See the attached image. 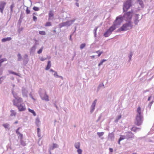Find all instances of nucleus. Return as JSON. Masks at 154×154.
I'll return each instance as SVG.
<instances>
[{
	"label": "nucleus",
	"mask_w": 154,
	"mask_h": 154,
	"mask_svg": "<svg viewBox=\"0 0 154 154\" xmlns=\"http://www.w3.org/2000/svg\"><path fill=\"white\" fill-rule=\"evenodd\" d=\"M135 124L137 125H141L143 120V111L141 110L140 107H138L137 109L136 116Z\"/></svg>",
	"instance_id": "obj_1"
},
{
	"label": "nucleus",
	"mask_w": 154,
	"mask_h": 154,
	"mask_svg": "<svg viewBox=\"0 0 154 154\" xmlns=\"http://www.w3.org/2000/svg\"><path fill=\"white\" fill-rule=\"evenodd\" d=\"M133 27L132 22L131 21H129L123 24L120 28H119L118 30L119 31H125L132 28Z\"/></svg>",
	"instance_id": "obj_2"
},
{
	"label": "nucleus",
	"mask_w": 154,
	"mask_h": 154,
	"mask_svg": "<svg viewBox=\"0 0 154 154\" xmlns=\"http://www.w3.org/2000/svg\"><path fill=\"white\" fill-rule=\"evenodd\" d=\"M123 16L122 15H120L117 17L115 21L113 23L112 26L116 28V29L117 28L118 26L121 24L123 20Z\"/></svg>",
	"instance_id": "obj_3"
},
{
	"label": "nucleus",
	"mask_w": 154,
	"mask_h": 154,
	"mask_svg": "<svg viewBox=\"0 0 154 154\" xmlns=\"http://www.w3.org/2000/svg\"><path fill=\"white\" fill-rule=\"evenodd\" d=\"M38 93L42 100L46 101H49L48 96L44 89H40L38 91Z\"/></svg>",
	"instance_id": "obj_4"
},
{
	"label": "nucleus",
	"mask_w": 154,
	"mask_h": 154,
	"mask_svg": "<svg viewBox=\"0 0 154 154\" xmlns=\"http://www.w3.org/2000/svg\"><path fill=\"white\" fill-rule=\"evenodd\" d=\"M12 94L15 98V99L13 101V104L14 105L17 106L23 102L22 99V98L17 96L13 91H12Z\"/></svg>",
	"instance_id": "obj_5"
},
{
	"label": "nucleus",
	"mask_w": 154,
	"mask_h": 154,
	"mask_svg": "<svg viewBox=\"0 0 154 154\" xmlns=\"http://www.w3.org/2000/svg\"><path fill=\"white\" fill-rule=\"evenodd\" d=\"M75 20V19H74L59 24V26L60 28L65 26L67 27L70 26L73 23Z\"/></svg>",
	"instance_id": "obj_6"
},
{
	"label": "nucleus",
	"mask_w": 154,
	"mask_h": 154,
	"mask_svg": "<svg viewBox=\"0 0 154 154\" xmlns=\"http://www.w3.org/2000/svg\"><path fill=\"white\" fill-rule=\"evenodd\" d=\"M132 0H127L124 4L123 10L124 11H127L131 6Z\"/></svg>",
	"instance_id": "obj_7"
},
{
	"label": "nucleus",
	"mask_w": 154,
	"mask_h": 154,
	"mask_svg": "<svg viewBox=\"0 0 154 154\" xmlns=\"http://www.w3.org/2000/svg\"><path fill=\"white\" fill-rule=\"evenodd\" d=\"M132 16V13L131 12H127L123 15H122L123 20L127 22H128L129 20L131 21Z\"/></svg>",
	"instance_id": "obj_8"
},
{
	"label": "nucleus",
	"mask_w": 154,
	"mask_h": 154,
	"mask_svg": "<svg viewBox=\"0 0 154 154\" xmlns=\"http://www.w3.org/2000/svg\"><path fill=\"white\" fill-rule=\"evenodd\" d=\"M116 29V28L113 27L112 26H111L104 33L103 35L106 37H108L111 34L112 32L114 30Z\"/></svg>",
	"instance_id": "obj_9"
},
{
	"label": "nucleus",
	"mask_w": 154,
	"mask_h": 154,
	"mask_svg": "<svg viewBox=\"0 0 154 154\" xmlns=\"http://www.w3.org/2000/svg\"><path fill=\"white\" fill-rule=\"evenodd\" d=\"M139 15L138 14H135L134 15V23L135 25H137V24L140 20L142 19V17L140 18L139 17Z\"/></svg>",
	"instance_id": "obj_10"
},
{
	"label": "nucleus",
	"mask_w": 154,
	"mask_h": 154,
	"mask_svg": "<svg viewBox=\"0 0 154 154\" xmlns=\"http://www.w3.org/2000/svg\"><path fill=\"white\" fill-rule=\"evenodd\" d=\"M97 100L95 99L93 102L91 107L90 112L92 113L95 109V107L97 103Z\"/></svg>",
	"instance_id": "obj_11"
},
{
	"label": "nucleus",
	"mask_w": 154,
	"mask_h": 154,
	"mask_svg": "<svg viewBox=\"0 0 154 154\" xmlns=\"http://www.w3.org/2000/svg\"><path fill=\"white\" fill-rule=\"evenodd\" d=\"M19 111H23L26 109L25 104L24 103H21L17 106Z\"/></svg>",
	"instance_id": "obj_12"
},
{
	"label": "nucleus",
	"mask_w": 154,
	"mask_h": 154,
	"mask_svg": "<svg viewBox=\"0 0 154 154\" xmlns=\"http://www.w3.org/2000/svg\"><path fill=\"white\" fill-rule=\"evenodd\" d=\"M125 136L126 137V139H127L133 138L134 137V134L132 132H129L127 133L126 134Z\"/></svg>",
	"instance_id": "obj_13"
},
{
	"label": "nucleus",
	"mask_w": 154,
	"mask_h": 154,
	"mask_svg": "<svg viewBox=\"0 0 154 154\" xmlns=\"http://www.w3.org/2000/svg\"><path fill=\"white\" fill-rule=\"evenodd\" d=\"M22 91L23 97H27L28 93L27 90L26 88L23 87L22 88Z\"/></svg>",
	"instance_id": "obj_14"
},
{
	"label": "nucleus",
	"mask_w": 154,
	"mask_h": 154,
	"mask_svg": "<svg viewBox=\"0 0 154 154\" xmlns=\"http://www.w3.org/2000/svg\"><path fill=\"white\" fill-rule=\"evenodd\" d=\"M6 4V3L3 1L0 2V10L2 12Z\"/></svg>",
	"instance_id": "obj_15"
},
{
	"label": "nucleus",
	"mask_w": 154,
	"mask_h": 154,
	"mask_svg": "<svg viewBox=\"0 0 154 154\" xmlns=\"http://www.w3.org/2000/svg\"><path fill=\"white\" fill-rule=\"evenodd\" d=\"M59 146L58 144L55 143H53L52 145L50 146L49 150H53L55 148H58Z\"/></svg>",
	"instance_id": "obj_16"
},
{
	"label": "nucleus",
	"mask_w": 154,
	"mask_h": 154,
	"mask_svg": "<svg viewBox=\"0 0 154 154\" xmlns=\"http://www.w3.org/2000/svg\"><path fill=\"white\" fill-rule=\"evenodd\" d=\"M108 139L109 140L113 141L114 139V134L113 133H109L108 136Z\"/></svg>",
	"instance_id": "obj_17"
},
{
	"label": "nucleus",
	"mask_w": 154,
	"mask_h": 154,
	"mask_svg": "<svg viewBox=\"0 0 154 154\" xmlns=\"http://www.w3.org/2000/svg\"><path fill=\"white\" fill-rule=\"evenodd\" d=\"M54 16V14L52 11H50L49 13V18L48 20H51L53 19V17Z\"/></svg>",
	"instance_id": "obj_18"
},
{
	"label": "nucleus",
	"mask_w": 154,
	"mask_h": 154,
	"mask_svg": "<svg viewBox=\"0 0 154 154\" xmlns=\"http://www.w3.org/2000/svg\"><path fill=\"white\" fill-rule=\"evenodd\" d=\"M35 124L38 127H39L40 124V122L38 118H37L35 119Z\"/></svg>",
	"instance_id": "obj_19"
},
{
	"label": "nucleus",
	"mask_w": 154,
	"mask_h": 154,
	"mask_svg": "<svg viewBox=\"0 0 154 154\" xmlns=\"http://www.w3.org/2000/svg\"><path fill=\"white\" fill-rule=\"evenodd\" d=\"M104 88V85L103 83L100 84L97 88V91H98L100 88Z\"/></svg>",
	"instance_id": "obj_20"
},
{
	"label": "nucleus",
	"mask_w": 154,
	"mask_h": 154,
	"mask_svg": "<svg viewBox=\"0 0 154 154\" xmlns=\"http://www.w3.org/2000/svg\"><path fill=\"white\" fill-rule=\"evenodd\" d=\"M80 143L79 142H76L75 143L74 146L75 148L78 149H80Z\"/></svg>",
	"instance_id": "obj_21"
},
{
	"label": "nucleus",
	"mask_w": 154,
	"mask_h": 154,
	"mask_svg": "<svg viewBox=\"0 0 154 154\" xmlns=\"http://www.w3.org/2000/svg\"><path fill=\"white\" fill-rule=\"evenodd\" d=\"M36 49V46L35 45H33L30 49V52L33 53L35 51Z\"/></svg>",
	"instance_id": "obj_22"
},
{
	"label": "nucleus",
	"mask_w": 154,
	"mask_h": 154,
	"mask_svg": "<svg viewBox=\"0 0 154 154\" xmlns=\"http://www.w3.org/2000/svg\"><path fill=\"white\" fill-rule=\"evenodd\" d=\"M11 39V38L10 37H7L6 38H3L2 39V42H5L7 41H10Z\"/></svg>",
	"instance_id": "obj_23"
},
{
	"label": "nucleus",
	"mask_w": 154,
	"mask_h": 154,
	"mask_svg": "<svg viewBox=\"0 0 154 154\" xmlns=\"http://www.w3.org/2000/svg\"><path fill=\"white\" fill-rule=\"evenodd\" d=\"M51 61H48L47 66L45 68V70H48V69H49L51 67Z\"/></svg>",
	"instance_id": "obj_24"
},
{
	"label": "nucleus",
	"mask_w": 154,
	"mask_h": 154,
	"mask_svg": "<svg viewBox=\"0 0 154 154\" xmlns=\"http://www.w3.org/2000/svg\"><path fill=\"white\" fill-rule=\"evenodd\" d=\"M137 2L140 5L141 7L143 8L144 6L143 2L142 0H137Z\"/></svg>",
	"instance_id": "obj_25"
},
{
	"label": "nucleus",
	"mask_w": 154,
	"mask_h": 154,
	"mask_svg": "<svg viewBox=\"0 0 154 154\" xmlns=\"http://www.w3.org/2000/svg\"><path fill=\"white\" fill-rule=\"evenodd\" d=\"M140 129V128H137L135 127H134L132 128V131L134 132H137L139 131Z\"/></svg>",
	"instance_id": "obj_26"
},
{
	"label": "nucleus",
	"mask_w": 154,
	"mask_h": 154,
	"mask_svg": "<svg viewBox=\"0 0 154 154\" xmlns=\"http://www.w3.org/2000/svg\"><path fill=\"white\" fill-rule=\"evenodd\" d=\"M8 72L10 74H12L13 75L18 76H20V74H19L16 73L10 70H8Z\"/></svg>",
	"instance_id": "obj_27"
},
{
	"label": "nucleus",
	"mask_w": 154,
	"mask_h": 154,
	"mask_svg": "<svg viewBox=\"0 0 154 154\" xmlns=\"http://www.w3.org/2000/svg\"><path fill=\"white\" fill-rule=\"evenodd\" d=\"M28 110L29 112L32 113L33 114V116H36V114L34 110L29 108Z\"/></svg>",
	"instance_id": "obj_28"
},
{
	"label": "nucleus",
	"mask_w": 154,
	"mask_h": 154,
	"mask_svg": "<svg viewBox=\"0 0 154 154\" xmlns=\"http://www.w3.org/2000/svg\"><path fill=\"white\" fill-rule=\"evenodd\" d=\"M11 116H15L16 115V112L14 110H11Z\"/></svg>",
	"instance_id": "obj_29"
},
{
	"label": "nucleus",
	"mask_w": 154,
	"mask_h": 154,
	"mask_svg": "<svg viewBox=\"0 0 154 154\" xmlns=\"http://www.w3.org/2000/svg\"><path fill=\"white\" fill-rule=\"evenodd\" d=\"M20 144L22 146H24L26 145V143H25V142L22 139H20Z\"/></svg>",
	"instance_id": "obj_30"
},
{
	"label": "nucleus",
	"mask_w": 154,
	"mask_h": 154,
	"mask_svg": "<svg viewBox=\"0 0 154 154\" xmlns=\"http://www.w3.org/2000/svg\"><path fill=\"white\" fill-rule=\"evenodd\" d=\"M2 126L4 127V128L6 129H8L10 125L8 123H5L3 124L2 125Z\"/></svg>",
	"instance_id": "obj_31"
},
{
	"label": "nucleus",
	"mask_w": 154,
	"mask_h": 154,
	"mask_svg": "<svg viewBox=\"0 0 154 154\" xmlns=\"http://www.w3.org/2000/svg\"><path fill=\"white\" fill-rule=\"evenodd\" d=\"M133 53L132 51H131L129 54L128 56V58H129V61H130L133 55Z\"/></svg>",
	"instance_id": "obj_32"
},
{
	"label": "nucleus",
	"mask_w": 154,
	"mask_h": 154,
	"mask_svg": "<svg viewBox=\"0 0 154 154\" xmlns=\"http://www.w3.org/2000/svg\"><path fill=\"white\" fill-rule=\"evenodd\" d=\"M18 61H20L22 60V57L20 54L19 53L17 55Z\"/></svg>",
	"instance_id": "obj_33"
},
{
	"label": "nucleus",
	"mask_w": 154,
	"mask_h": 154,
	"mask_svg": "<svg viewBox=\"0 0 154 154\" xmlns=\"http://www.w3.org/2000/svg\"><path fill=\"white\" fill-rule=\"evenodd\" d=\"M53 75H54V77H55L56 78H60V77H62L60 76H59L57 74V72H56V71L55 72H54V73L53 74Z\"/></svg>",
	"instance_id": "obj_34"
},
{
	"label": "nucleus",
	"mask_w": 154,
	"mask_h": 154,
	"mask_svg": "<svg viewBox=\"0 0 154 154\" xmlns=\"http://www.w3.org/2000/svg\"><path fill=\"white\" fill-rule=\"evenodd\" d=\"M126 139L125 135H120V137L119 139V141H121L124 139Z\"/></svg>",
	"instance_id": "obj_35"
},
{
	"label": "nucleus",
	"mask_w": 154,
	"mask_h": 154,
	"mask_svg": "<svg viewBox=\"0 0 154 154\" xmlns=\"http://www.w3.org/2000/svg\"><path fill=\"white\" fill-rule=\"evenodd\" d=\"M96 53L98 54V57H99L101 54L103 53V51H100V50H98L96 51Z\"/></svg>",
	"instance_id": "obj_36"
},
{
	"label": "nucleus",
	"mask_w": 154,
	"mask_h": 154,
	"mask_svg": "<svg viewBox=\"0 0 154 154\" xmlns=\"http://www.w3.org/2000/svg\"><path fill=\"white\" fill-rule=\"evenodd\" d=\"M106 59H103L101 61L100 63L98 64V66H100L101 65L103 64V63L105 62V61H106Z\"/></svg>",
	"instance_id": "obj_37"
},
{
	"label": "nucleus",
	"mask_w": 154,
	"mask_h": 154,
	"mask_svg": "<svg viewBox=\"0 0 154 154\" xmlns=\"http://www.w3.org/2000/svg\"><path fill=\"white\" fill-rule=\"evenodd\" d=\"M37 134L38 136L39 137H41V134L40 133V129L39 128H37Z\"/></svg>",
	"instance_id": "obj_38"
},
{
	"label": "nucleus",
	"mask_w": 154,
	"mask_h": 154,
	"mask_svg": "<svg viewBox=\"0 0 154 154\" xmlns=\"http://www.w3.org/2000/svg\"><path fill=\"white\" fill-rule=\"evenodd\" d=\"M7 61V59L6 58H3L0 60V67L1 66V64L3 62Z\"/></svg>",
	"instance_id": "obj_39"
},
{
	"label": "nucleus",
	"mask_w": 154,
	"mask_h": 154,
	"mask_svg": "<svg viewBox=\"0 0 154 154\" xmlns=\"http://www.w3.org/2000/svg\"><path fill=\"white\" fill-rule=\"evenodd\" d=\"M104 134L103 132H97V134L99 137H100L101 136H102Z\"/></svg>",
	"instance_id": "obj_40"
},
{
	"label": "nucleus",
	"mask_w": 154,
	"mask_h": 154,
	"mask_svg": "<svg viewBox=\"0 0 154 154\" xmlns=\"http://www.w3.org/2000/svg\"><path fill=\"white\" fill-rule=\"evenodd\" d=\"M28 56L27 54H25L24 56V58H25V60H26V64L28 61V59L27 58Z\"/></svg>",
	"instance_id": "obj_41"
},
{
	"label": "nucleus",
	"mask_w": 154,
	"mask_h": 154,
	"mask_svg": "<svg viewBox=\"0 0 154 154\" xmlns=\"http://www.w3.org/2000/svg\"><path fill=\"white\" fill-rule=\"evenodd\" d=\"M43 48L44 47L43 46L38 51L37 53L38 54H40L42 53Z\"/></svg>",
	"instance_id": "obj_42"
},
{
	"label": "nucleus",
	"mask_w": 154,
	"mask_h": 154,
	"mask_svg": "<svg viewBox=\"0 0 154 154\" xmlns=\"http://www.w3.org/2000/svg\"><path fill=\"white\" fill-rule=\"evenodd\" d=\"M77 152L78 154H82V150L80 149H78L77 150Z\"/></svg>",
	"instance_id": "obj_43"
},
{
	"label": "nucleus",
	"mask_w": 154,
	"mask_h": 154,
	"mask_svg": "<svg viewBox=\"0 0 154 154\" xmlns=\"http://www.w3.org/2000/svg\"><path fill=\"white\" fill-rule=\"evenodd\" d=\"M121 118V115H119L118 116V117L116 118V120H115V122H117Z\"/></svg>",
	"instance_id": "obj_44"
},
{
	"label": "nucleus",
	"mask_w": 154,
	"mask_h": 154,
	"mask_svg": "<svg viewBox=\"0 0 154 154\" xmlns=\"http://www.w3.org/2000/svg\"><path fill=\"white\" fill-rule=\"evenodd\" d=\"M97 28H98L97 27H95V28L94 29V36L95 37H96V35H97L96 32H97Z\"/></svg>",
	"instance_id": "obj_45"
},
{
	"label": "nucleus",
	"mask_w": 154,
	"mask_h": 154,
	"mask_svg": "<svg viewBox=\"0 0 154 154\" xmlns=\"http://www.w3.org/2000/svg\"><path fill=\"white\" fill-rule=\"evenodd\" d=\"M14 6V3H12L10 6L11 12L12 13L13 12V9Z\"/></svg>",
	"instance_id": "obj_46"
},
{
	"label": "nucleus",
	"mask_w": 154,
	"mask_h": 154,
	"mask_svg": "<svg viewBox=\"0 0 154 154\" xmlns=\"http://www.w3.org/2000/svg\"><path fill=\"white\" fill-rule=\"evenodd\" d=\"M85 43H83L80 46V48L81 49H83L85 46Z\"/></svg>",
	"instance_id": "obj_47"
},
{
	"label": "nucleus",
	"mask_w": 154,
	"mask_h": 154,
	"mask_svg": "<svg viewBox=\"0 0 154 154\" xmlns=\"http://www.w3.org/2000/svg\"><path fill=\"white\" fill-rule=\"evenodd\" d=\"M18 135H19L18 136V138H19L20 140L22 139L23 138V135L22 134L20 133L19 134H18Z\"/></svg>",
	"instance_id": "obj_48"
},
{
	"label": "nucleus",
	"mask_w": 154,
	"mask_h": 154,
	"mask_svg": "<svg viewBox=\"0 0 154 154\" xmlns=\"http://www.w3.org/2000/svg\"><path fill=\"white\" fill-rule=\"evenodd\" d=\"M39 33L40 35H45L46 34L45 32L43 31H40L39 32Z\"/></svg>",
	"instance_id": "obj_49"
},
{
	"label": "nucleus",
	"mask_w": 154,
	"mask_h": 154,
	"mask_svg": "<svg viewBox=\"0 0 154 154\" xmlns=\"http://www.w3.org/2000/svg\"><path fill=\"white\" fill-rule=\"evenodd\" d=\"M33 9L35 11H38L39 10V8L38 7L34 6L33 8Z\"/></svg>",
	"instance_id": "obj_50"
},
{
	"label": "nucleus",
	"mask_w": 154,
	"mask_h": 154,
	"mask_svg": "<svg viewBox=\"0 0 154 154\" xmlns=\"http://www.w3.org/2000/svg\"><path fill=\"white\" fill-rule=\"evenodd\" d=\"M30 10L28 9V7H27L26 9V12L27 14H29L30 13Z\"/></svg>",
	"instance_id": "obj_51"
},
{
	"label": "nucleus",
	"mask_w": 154,
	"mask_h": 154,
	"mask_svg": "<svg viewBox=\"0 0 154 154\" xmlns=\"http://www.w3.org/2000/svg\"><path fill=\"white\" fill-rule=\"evenodd\" d=\"M51 24L50 22H47L45 25V26H51Z\"/></svg>",
	"instance_id": "obj_52"
},
{
	"label": "nucleus",
	"mask_w": 154,
	"mask_h": 154,
	"mask_svg": "<svg viewBox=\"0 0 154 154\" xmlns=\"http://www.w3.org/2000/svg\"><path fill=\"white\" fill-rule=\"evenodd\" d=\"M23 27H21L19 28L18 30V32L20 33L23 30Z\"/></svg>",
	"instance_id": "obj_53"
},
{
	"label": "nucleus",
	"mask_w": 154,
	"mask_h": 154,
	"mask_svg": "<svg viewBox=\"0 0 154 154\" xmlns=\"http://www.w3.org/2000/svg\"><path fill=\"white\" fill-rule=\"evenodd\" d=\"M153 103V101H152L151 102H150L148 105V106L149 107V108H150L152 104Z\"/></svg>",
	"instance_id": "obj_54"
},
{
	"label": "nucleus",
	"mask_w": 154,
	"mask_h": 154,
	"mask_svg": "<svg viewBox=\"0 0 154 154\" xmlns=\"http://www.w3.org/2000/svg\"><path fill=\"white\" fill-rule=\"evenodd\" d=\"M20 128H18L16 130V133L17 134H19L20 133L19 131V129Z\"/></svg>",
	"instance_id": "obj_55"
},
{
	"label": "nucleus",
	"mask_w": 154,
	"mask_h": 154,
	"mask_svg": "<svg viewBox=\"0 0 154 154\" xmlns=\"http://www.w3.org/2000/svg\"><path fill=\"white\" fill-rule=\"evenodd\" d=\"M33 20L34 21H36L37 20V18L35 16H33Z\"/></svg>",
	"instance_id": "obj_56"
},
{
	"label": "nucleus",
	"mask_w": 154,
	"mask_h": 154,
	"mask_svg": "<svg viewBox=\"0 0 154 154\" xmlns=\"http://www.w3.org/2000/svg\"><path fill=\"white\" fill-rule=\"evenodd\" d=\"M3 77H1L0 78V83H1L2 82V81H3Z\"/></svg>",
	"instance_id": "obj_57"
},
{
	"label": "nucleus",
	"mask_w": 154,
	"mask_h": 154,
	"mask_svg": "<svg viewBox=\"0 0 154 154\" xmlns=\"http://www.w3.org/2000/svg\"><path fill=\"white\" fill-rule=\"evenodd\" d=\"M109 150L110 151V152H113V149L112 148H109Z\"/></svg>",
	"instance_id": "obj_58"
},
{
	"label": "nucleus",
	"mask_w": 154,
	"mask_h": 154,
	"mask_svg": "<svg viewBox=\"0 0 154 154\" xmlns=\"http://www.w3.org/2000/svg\"><path fill=\"white\" fill-rule=\"evenodd\" d=\"M46 59V58H43L42 57L41 59V60L42 61H43Z\"/></svg>",
	"instance_id": "obj_59"
},
{
	"label": "nucleus",
	"mask_w": 154,
	"mask_h": 154,
	"mask_svg": "<svg viewBox=\"0 0 154 154\" xmlns=\"http://www.w3.org/2000/svg\"><path fill=\"white\" fill-rule=\"evenodd\" d=\"M54 106L57 110L59 109V108H58V107H57V106L56 103H54Z\"/></svg>",
	"instance_id": "obj_60"
},
{
	"label": "nucleus",
	"mask_w": 154,
	"mask_h": 154,
	"mask_svg": "<svg viewBox=\"0 0 154 154\" xmlns=\"http://www.w3.org/2000/svg\"><path fill=\"white\" fill-rule=\"evenodd\" d=\"M50 72H55V71L53 69H50Z\"/></svg>",
	"instance_id": "obj_61"
},
{
	"label": "nucleus",
	"mask_w": 154,
	"mask_h": 154,
	"mask_svg": "<svg viewBox=\"0 0 154 154\" xmlns=\"http://www.w3.org/2000/svg\"><path fill=\"white\" fill-rule=\"evenodd\" d=\"M29 95L30 96V97H31L34 100H35L34 99V98L31 95V94H29Z\"/></svg>",
	"instance_id": "obj_62"
},
{
	"label": "nucleus",
	"mask_w": 154,
	"mask_h": 154,
	"mask_svg": "<svg viewBox=\"0 0 154 154\" xmlns=\"http://www.w3.org/2000/svg\"><path fill=\"white\" fill-rule=\"evenodd\" d=\"M151 98V96H150V97H149L148 98V100L149 101L150 100Z\"/></svg>",
	"instance_id": "obj_63"
},
{
	"label": "nucleus",
	"mask_w": 154,
	"mask_h": 154,
	"mask_svg": "<svg viewBox=\"0 0 154 154\" xmlns=\"http://www.w3.org/2000/svg\"><path fill=\"white\" fill-rule=\"evenodd\" d=\"M75 5L76 6H77L78 7H79V4L78 3L76 2L75 3Z\"/></svg>",
	"instance_id": "obj_64"
}]
</instances>
